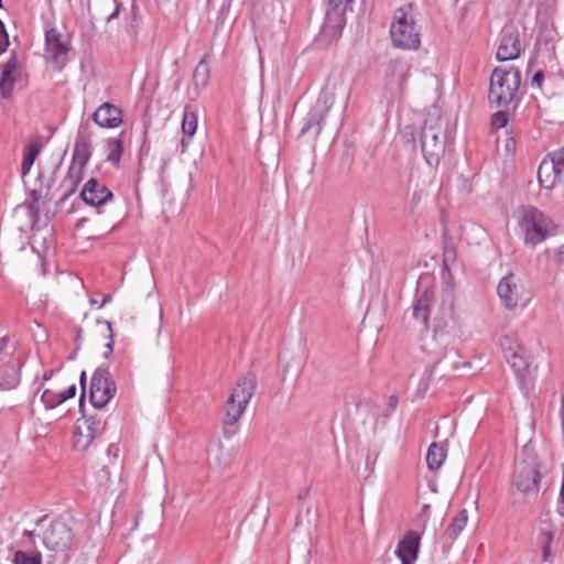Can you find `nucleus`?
<instances>
[{"label": "nucleus", "mask_w": 564, "mask_h": 564, "mask_svg": "<svg viewBox=\"0 0 564 564\" xmlns=\"http://www.w3.org/2000/svg\"><path fill=\"white\" fill-rule=\"evenodd\" d=\"M57 166L39 165L34 176L23 178V182L32 198L30 209L39 213V202L47 198L55 181Z\"/></svg>", "instance_id": "0eeeda50"}, {"label": "nucleus", "mask_w": 564, "mask_h": 564, "mask_svg": "<svg viewBox=\"0 0 564 564\" xmlns=\"http://www.w3.org/2000/svg\"><path fill=\"white\" fill-rule=\"evenodd\" d=\"M209 65L206 62V58L204 57L196 65L192 77L193 87L196 95L199 94L200 89L207 87L209 82Z\"/></svg>", "instance_id": "393cba45"}, {"label": "nucleus", "mask_w": 564, "mask_h": 564, "mask_svg": "<svg viewBox=\"0 0 564 564\" xmlns=\"http://www.w3.org/2000/svg\"><path fill=\"white\" fill-rule=\"evenodd\" d=\"M59 394H61V398H62V402H64V401H66L68 399L74 398L75 394H76V386L72 384L64 392H59Z\"/></svg>", "instance_id": "ea45409f"}, {"label": "nucleus", "mask_w": 564, "mask_h": 564, "mask_svg": "<svg viewBox=\"0 0 564 564\" xmlns=\"http://www.w3.org/2000/svg\"><path fill=\"white\" fill-rule=\"evenodd\" d=\"M468 521L467 510H460L453 519L451 525L448 527L446 534L451 540H455L460 532L464 530Z\"/></svg>", "instance_id": "c85d7f7f"}, {"label": "nucleus", "mask_w": 564, "mask_h": 564, "mask_svg": "<svg viewBox=\"0 0 564 564\" xmlns=\"http://www.w3.org/2000/svg\"><path fill=\"white\" fill-rule=\"evenodd\" d=\"M390 36L392 44L402 50H416L421 44V34L415 20L403 9L394 13Z\"/></svg>", "instance_id": "20e7f679"}, {"label": "nucleus", "mask_w": 564, "mask_h": 564, "mask_svg": "<svg viewBox=\"0 0 564 564\" xmlns=\"http://www.w3.org/2000/svg\"><path fill=\"white\" fill-rule=\"evenodd\" d=\"M498 296L507 310L524 307L531 300L530 291L513 273L503 276L497 286Z\"/></svg>", "instance_id": "6e6552de"}, {"label": "nucleus", "mask_w": 564, "mask_h": 564, "mask_svg": "<svg viewBox=\"0 0 564 564\" xmlns=\"http://www.w3.org/2000/svg\"><path fill=\"white\" fill-rule=\"evenodd\" d=\"M23 536L29 538V539L31 540V543H33V539H34V532H33V531H28V530H25V531L23 532Z\"/></svg>", "instance_id": "de8ad7c7"}, {"label": "nucleus", "mask_w": 564, "mask_h": 564, "mask_svg": "<svg viewBox=\"0 0 564 564\" xmlns=\"http://www.w3.org/2000/svg\"><path fill=\"white\" fill-rule=\"evenodd\" d=\"M398 399L395 397H390V406L393 410L397 405Z\"/></svg>", "instance_id": "8fccbe9b"}, {"label": "nucleus", "mask_w": 564, "mask_h": 564, "mask_svg": "<svg viewBox=\"0 0 564 564\" xmlns=\"http://www.w3.org/2000/svg\"><path fill=\"white\" fill-rule=\"evenodd\" d=\"M500 346L505 352V357L512 352L523 351L524 349V347L519 343L517 336L512 334L502 336L500 338Z\"/></svg>", "instance_id": "473e14b6"}, {"label": "nucleus", "mask_w": 564, "mask_h": 564, "mask_svg": "<svg viewBox=\"0 0 564 564\" xmlns=\"http://www.w3.org/2000/svg\"><path fill=\"white\" fill-rule=\"evenodd\" d=\"M446 458V449L443 445L432 443L426 453V464L431 470H437Z\"/></svg>", "instance_id": "a878e982"}, {"label": "nucleus", "mask_w": 564, "mask_h": 564, "mask_svg": "<svg viewBox=\"0 0 564 564\" xmlns=\"http://www.w3.org/2000/svg\"><path fill=\"white\" fill-rule=\"evenodd\" d=\"M104 429L105 423L101 419L91 416L77 420L73 433L75 448L78 451L87 449L93 440L102 433Z\"/></svg>", "instance_id": "f8f14e48"}, {"label": "nucleus", "mask_w": 564, "mask_h": 564, "mask_svg": "<svg viewBox=\"0 0 564 564\" xmlns=\"http://www.w3.org/2000/svg\"><path fill=\"white\" fill-rule=\"evenodd\" d=\"M197 130V116L189 107H185L183 119H182V131L183 134L192 138Z\"/></svg>", "instance_id": "c756f323"}, {"label": "nucleus", "mask_w": 564, "mask_h": 564, "mask_svg": "<svg viewBox=\"0 0 564 564\" xmlns=\"http://www.w3.org/2000/svg\"><path fill=\"white\" fill-rule=\"evenodd\" d=\"M307 495H308V489L304 488V489H302V490L300 491V494H299V498H300V499H304V498H306V496H307Z\"/></svg>", "instance_id": "09e8293b"}, {"label": "nucleus", "mask_w": 564, "mask_h": 564, "mask_svg": "<svg viewBox=\"0 0 564 564\" xmlns=\"http://www.w3.org/2000/svg\"><path fill=\"white\" fill-rule=\"evenodd\" d=\"M422 153L430 166H436L445 150V128L438 118L425 120L421 132Z\"/></svg>", "instance_id": "39448f33"}, {"label": "nucleus", "mask_w": 564, "mask_h": 564, "mask_svg": "<svg viewBox=\"0 0 564 564\" xmlns=\"http://www.w3.org/2000/svg\"><path fill=\"white\" fill-rule=\"evenodd\" d=\"M9 36L6 31L4 24L2 23V53L7 51V47L9 46Z\"/></svg>", "instance_id": "37998d69"}, {"label": "nucleus", "mask_w": 564, "mask_h": 564, "mask_svg": "<svg viewBox=\"0 0 564 564\" xmlns=\"http://www.w3.org/2000/svg\"><path fill=\"white\" fill-rule=\"evenodd\" d=\"M543 80H544V73H543V70H538L533 75V77H532L531 85L535 86L538 88H541L542 84H543Z\"/></svg>", "instance_id": "58836bf2"}, {"label": "nucleus", "mask_w": 564, "mask_h": 564, "mask_svg": "<svg viewBox=\"0 0 564 564\" xmlns=\"http://www.w3.org/2000/svg\"><path fill=\"white\" fill-rule=\"evenodd\" d=\"M120 10V3L117 0H102L101 3L95 6V12L99 18L107 22L117 18Z\"/></svg>", "instance_id": "bb28decb"}, {"label": "nucleus", "mask_w": 564, "mask_h": 564, "mask_svg": "<svg viewBox=\"0 0 564 564\" xmlns=\"http://www.w3.org/2000/svg\"><path fill=\"white\" fill-rule=\"evenodd\" d=\"M257 386L256 377L251 373L238 379L225 406L224 424H236L243 414Z\"/></svg>", "instance_id": "7ed1b4c3"}, {"label": "nucleus", "mask_w": 564, "mask_h": 564, "mask_svg": "<svg viewBox=\"0 0 564 564\" xmlns=\"http://www.w3.org/2000/svg\"><path fill=\"white\" fill-rule=\"evenodd\" d=\"M562 171L556 154L551 160H543L538 170L540 185L544 188L564 187Z\"/></svg>", "instance_id": "dca6fc26"}, {"label": "nucleus", "mask_w": 564, "mask_h": 564, "mask_svg": "<svg viewBox=\"0 0 564 564\" xmlns=\"http://www.w3.org/2000/svg\"><path fill=\"white\" fill-rule=\"evenodd\" d=\"M354 0H329V6L337 14H343Z\"/></svg>", "instance_id": "e433bc0d"}, {"label": "nucleus", "mask_w": 564, "mask_h": 564, "mask_svg": "<svg viewBox=\"0 0 564 564\" xmlns=\"http://www.w3.org/2000/svg\"><path fill=\"white\" fill-rule=\"evenodd\" d=\"M116 386L107 369L98 368L90 382V402L95 408H104L115 395Z\"/></svg>", "instance_id": "1a4fd4ad"}, {"label": "nucleus", "mask_w": 564, "mask_h": 564, "mask_svg": "<svg viewBox=\"0 0 564 564\" xmlns=\"http://www.w3.org/2000/svg\"><path fill=\"white\" fill-rule=\"evenodd\" d=\"M508 123V113L503 110L495 112L491 117V124L495 129H501Z\"/></svg>", "instance_id": "c9c22d12"}, {"label": "nucleus", "mask_w": 564, "mask_h": 564, "mask_svg": "<svg viewBox=\"0 0 564 564\" xmlns=\"http://www.w3.org/2000/svg\"><path fill=\"white\" fill-rule=\"evenodd\" d=\"M542 538H543V543L544 544H551V542L553 541V538H554V533L552 531H544L542 533Z\"/></svg>", "instance_id": "c03bdc74"}, {"label": "nucleus", "mask_w": 564, "mask_h": 564, "mask_svg": "<svg viewBox=\"0 0 564 564\" xmlns=\"http://www.w3.org/2000/svg\"><path fill=\"white\" fill-rule=\"evenodd\" d=\"M520 53L521 45L518 31L506 29L497 50V59L500 62L516 59Z\"/></svg>", "instance_id": "6ab92c4d"}, {"label": "nucleus", "mask_w": 564, "mask_h": 564, "mask_svg": "<svg viewBox=\"0 0 564 564\" xmlns=\"http://www.w3.org/2000/svg\"><path fill=\"white\" fill-rule=\"evenodd\" d=\"M83 399H84V393L80 395V403H83ZM83 404H80L82 406Z\"/></svg>", "instance_id": "6e6d98bb"}, {"label": "nucleus", "mask_w": 564, "mask_h": 564, "mask_svg": "<svg viewBox=\"0 0 564 564\" xmlns=\"http://www.w3.org/2000/svg\"><path fill=\"white\" fill-rule=\"evenodd\" d=\"M40 153V144L37 142H32L26 145L23 154V161L21 164V176L25 178L31 171V167L34 164L37 155Z\"/></svg>", "instance_id": "cd10ccee"}, {"label": "nucleus", "mask_w": 564, "mask_h": 564, "mask_svg": "<svg viewBox=\"0 0 564 564\" xmlns=\"http://www.w3.org/2000/svg\"><path fill=\"white\" fill-rule=\"evenodd\" d=\"M41 400L47 409H54L63 403L59 392H54L50 389H45L42 392Z\"/></svg>", "instance_id": "f704fd0d"}, {"label": "nucleus", "mask_w": 564, "mask_h": 564, "mask_svg": "<svg viewBox=\"0 0 564 564\" xmlns=\"http://www.w3.org/2000/svg\"><path fill=\"white\" fill-rule=\"evenodd\" d=\"M105 325L107 326V329L109 332V339H110L106 345L107 351L105 352V356L108 357L112 352V349H113V335H112L111 323L106 321Z\"/></svg>", "instance_id": "4c0bfd02"}, {"label": "nucleus", "mask_w": 564, "mask_h": 564, "mask_svg": "<svg viewBox=\"0 0 564 564\" xmlns=\"http://www.w3.org/2000/svg\"><path fill=\"white\" fill-rule=\"evenodd\" d=\"M23 361L24 350L17 341L2 337V390L19 386Z\"/></svg>", "instance_id": "423d86ee"}, {"label": "nucleus", "mask_w": 564, "mask_h": 564, "mask_svg": "<svg viewBox=\"0 0 564 564\" xmlns=\"http://www.w3.org/2000/svg\"><path fill=\"white\" fill-rule=\"evenodd\" d=\"M74 534L72 528L62 520H54L42 535L43 544L52 551L63 552L70 547Z\"/></svg>", "instance_id": "9b49d317"}, {"label": "nucleus", "mask_w": 564, "mask_h": 564, "mask_svg": "<svg viewBox=\"0 0 564 564\" xmlns=\"http://www.w3.org/2000/svg\"><path fill=\"white\" fill-rule=\"evenodd\" d=\"M52 373H53L52 371H46V372L44 373L43 379H44V380H48V379H51Z\"/></svg>", "instance_id": "864d4df0"}, {"label": "nucleus", "mask_w": 564, "mask_h": 564, "mask_svg": "<svg viewBox=\"0 0 564 564\" xmlns=\"http://www.w3.org/2000/svg\"><path fill=\"white\" fill-rule=\"evenodd\" d=\"M122 110L113 104L105 102L93 113V120L101 128H117L122 123Z\"/></svg>", "instance_id": "aec40b11"}, {"label": "nucleus", "mask_w": 564, "mask_h": 564, "mask_svg": "<svg viewBox=\"0 0 564 564\" xmlns=\"http://www.w3.org/2000/svg\"><path fill=\"white\" fill-rule=\"evenodd\" d=\"M555 261L561 267H564V245L561 246L555 252Z\"/></svg>", "instance_id": "a19ab883"}, {"label": "nucleus", "mask_w": 564, "mask_h": 564, "mask_svg": "<svg viewBox=\"0 0 564 564\" xmlns=\"http://www.w3.org/2000/svg\"><path fill=\"white\" fill-rule=\"evenodd\" d=\"M519 226L524 235V242L530 246L544 241L555 229L553 221L533 206L522 209Z\"/></svg>", "instance_id": "f03ea898"}, {"label": "nucleus", "mask_w": 564, "mask_h": 564, "mask_svg": "<svg viewBox=\"0 0 564 564\" xmlns=\"http://www.w3.org/2000/svg\"><path fill=\"white\" fill-rule=\"evenodd\" d=\"M80 197L87 205L100 208L113 198V194L98 180L90 178L85 183Z\"/></svg>", "instance_id": "2eb2a0df"}, {"label": "nucleus", "mask_w": 564, "mask_h": 564, "mask_svg": "<svg viewBox=\"0 0 564 564\" xmlns=\"http://www.w3.org/2000/svg\"><path fill=\"white\" fill-rule=\"evenodd\" d=\"M409 72L410 66L406 62L401 59L392 61L389 64V70L387 74L388 86L390 89L401 94L403 90V85L408 79Z\"/></svg>", "instance_id": "4be33fe9"}, {"label": "nucleus", "mask_w": 564, "mask_h": 564, "mask_svg": "<svg viewBox=\"0 0 564 564\" xmlns=\"http://www.w3.org/2000/svg\"><path fill=\"white\" fill-rule=\"evenodd\" d=\"M429 510H430V505H424L422 507V510L420 513V518L422 519V522H423V528L426 525V522L429 520Z\"/></svg>", "instance_id": "79ce46f5"}, {"label": "nucleus", "mask_w": 564, "mask_h": 564, "mask_svg": "<svg viewBox=\"0 0 564 564\" xmlns=\"http://www.w3.org/2000/svg\"><path fill=\"white\" fill-rule=\"evenodd\" d=\"M507 361L511 366V368L518 373L521 375L529 366L528 357L525 355V349L523 351L512 352L511 355L506 356Z\"/></svg>", "instance_id": "7c9ffc66"}, {"label": "nucleus", "mask_w": 564, "mask_h": 564, "mask_svg": "<svg viewBox=\"0 0 564 564\" xmlns=\"http://www.w3.org/2000/svg\"><path fill=\"white\" fill-rule=\"evenodd\" d=\"M521 73L516 67H496L490 76L488 99L491 106L506 109L516 99Z\"/></svg>", "instance_id": "f257e3e1"}, {"label": "nucleus", "mask_w": 564, "mask_h": 564, "mask_svg": "<svg viewBox=\"0 0 564 564\" xmlns=\"http://www.w3.org/2000/svg\"><path fill=\"white\" fill-rule=\"evenodd\" d=\"M80 386L83 388V391L85 390V383H86V372L82 371L80 378H79Z\"/></svg>", "instance_id": "49530a36"}, {"label": "nucleus", "mask_w": 564, "mask_h": 564, "mask_svg": "<svg viewBox=\"0 0 564 564\" xmlns=\"http://www.w3.org/2000/svg\"><path fill=\"white\" fill-rule=\"evenodd\" d=\"M108 301H110V295H105L99 307L104 306Z\"/></svg>", "instance_id": "603ef678"}, {"label": "nucleus", "mask_w": 564, "mask_h": 564, "mask_svg": "<svg viewBox=\"0 0 564 564\" xmlns=\"http://www.w3.org/2000/svg\"><path fill=\"white\" fill-rule=\"evenodd\" d=\"M13 564H42V555L40 552L28 554L23 551H17L13 556Z\"/></svg>", "instance_id": "72a5a7b5"}, {"label": "nucleus", "mask_w": 564, "mask_h": 564, "mask_svg": "<svg viewBox=\"0 0 564 564\" xmlns=\"http://www.w3.org/2000/svg\"><path fill=\"white\" fill-rule=\"evenodd\" d=\"M332 102L333 96H330L327 90H323L319 94L315 106L308 112L306 122L301 129V134H305L311 130H314L315 137L321 133L322 124L328 113Z\"/></svg>", "instance_id": "ddd939ff"}, {"label": "nucleus", "mask_w": 564, "mask_h": 564, "mask_svg": "<svg viewBox=\"0 0 564 564\" xmlns=\"http://www.w3.org/2000/svg\"><path fill=\"white\" fill-rule=\"evenodd\" d=\"M557 511H558V513H560L561 516H563V517H564V502H563L562 500L560 501V505H558V507H557Z\"/></svg>", "instance_id": "3c124183"}, {"label": "nucleus", "mask_w": 564, "mask_h": 564, "mask_svg": "<svg viewBox=\"0 0 564 564\" xmlns=\"http://www.w3.org/2000/svg\"><path fill=\"white\" fill-rule=\"evenodd\" d=\"M46 519V516L36 521V525H41Z\"/></svg>", "instance_id": "5fc2aeb1"}, {"label": "nucleus", "mask_w": 564, "mask_h": 564, "mask_svg": "<svg viewBox=\"0 0 564 564\" xmlns=\"http://www.w3.org/2000/svg\"><path fill=\"white\" fill-rule=\"evenodd\" d=\"M90 156H91L90 137L87 133L79 132L76 138L70 167H75V169L84 172L85 166L88 163Z\"/></svg>", "instance_id": "412c9836"}, {"label": "nucleus", "mask_w": 564, "mask_h": 564, "mask_svg": "<svg viewBox=\"0 0 564 564\" xmlns=\"http://www.w3.org/2000/svg\"><path fill=\"white\" fill-rule=\"evenodd\" d=\"M22 75V65L18 61L17 54L13 52L2 67V99L12 97L14 86L21 82Z\"/></svg>", "instance_id": "f3484780"}, {"label": "nucleus", "mask_w": 564, "mask_h": 564, "mask_svg": "<svg viewBox=\"0 0 564 564\" xmlns=\"http://www.w3.org/2000/svg\"><path fill=\"white\" fill-rule=\"evenodd\" d=\"M68 51L67 41L56 29L52 28L45 31L44 57L54 68L62 69L65 66Z\"/></svg>", "instance_id": "9d476101"}, {"label": "nucleus", "mask_w": 564, "mask_h": 564, "mask_svg": "<svg viewBox=\"0 0 564 564\" xmlns=\"http://www.w3.org/2000/svg\"><path fill=\"white\" fill-rule=\"evenodd\" d=\"M540 471L534 463H521L517 466L516 488L522 494H538Z\"/></svg>", "instance_id": "4468645a"}, {"label": "nucleus", "mask_w": 564, "mask_h": 564, "mask_svg": "<svg viewBox=\"0 0 564 564\" xmlns=\"http://www.w3.org/2000/svg\"><path fill=\"white\" fill-rule=\"evenodd\" d=\"M83 171L69 166L68 172L59 186V189L63 191V193L58 199V204L64 203L70 195L75 193L78 184L83 180Z\"/></svg>", "instance_id": "5701e85b"}, {"label": "nucleus", "mask_w": 564, "mask_h": 564, "mask_svg": "<svg viewBox=\"0 0 564 564\" xmlns=\"http://www.w3.org/2000/svg\"><path fill=\"white\" fill-rule=\"evenodd\" d=\"M433 302V292L425 290L413 305V317L420 321L424 326L427 325Z\"/></svg>", "instance_id": "b1692460"}, {"label": "nucleus", "mask_w": 564, "mask_h": 564, "mask_svg": "<svg viewBox=\"0 0 564 564\" xmlns=\"http://www.w3.org/2000/svg\"><path fill=\"white\" fill-rule=\"evenodd\" d=\"M551 554V544H544L542 546V557L543 561H547Z\"/></svg>", "instance_id": "a18cd8bd"}, {"label": "nucleus", "mask_w": 564, "mask_h": 564, "mask_svg": "<svg viewBox=\"0 0 564 564\" xmlns=\"http://www.w3.org/2000/svg\"><path fill=\"white\" fill-rule=\"evenodd\" d=\"M420 544V533L410 530L404 534L395 550V556L400 560L401 564H413L416 561Z\"/></svg>", "instance_id": "a211bd4d"}, {"label": "nucleus", "mask_w": 564, "mask_h": 564, "mask_svg": "<svg viewBox=\"0 0 564 564\" xmlns=\"http://www.w3.org/2000/svg\"><path fill=\"white\" fill-rule=\"evenodd\" d=\"M123 152L122 141L120 139L108 140V155L107 160L113 165L118 166Z\"/></svg>", "instance_id": "2f4dec72"}]
</instances>
